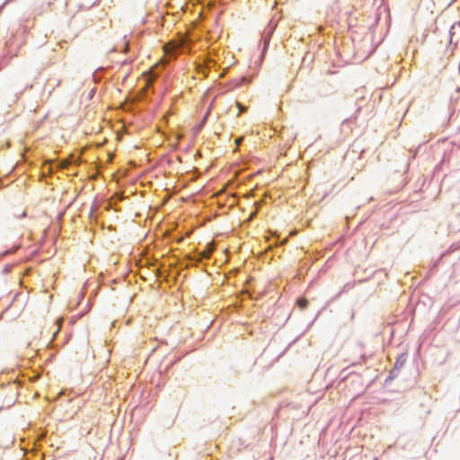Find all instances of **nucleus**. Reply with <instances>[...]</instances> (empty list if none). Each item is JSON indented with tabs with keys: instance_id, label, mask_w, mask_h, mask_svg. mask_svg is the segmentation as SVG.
<instances>
[{
	"instance_id": "nucleus-2",
	"label": "nucleus",
	"mask_w": 460,
	"mask_h": 460,
	"mask_svg": "<svg viewBox=\"0 0 460 460\" xmlns=\"http://www.w3.org/2000/svg\"><path fill=\"white\" fill-rule=\"evenodd\" d=\"M276 27H277L276 22L271 21L269 22L268 26L263 31V32L261 34V39H262V40H264V48L262 50V54L267 50L269 44H270V39L273 35Z\"/></svg>"
},
{
	"instance_id": "nucleus-3",
	"label": "nucleus",
	"mask_w": 460,
	"mask_h": 460,
	"mask_svg": "<svg viewBox=\"0 0 460 460\" xmlns=\"http://www.w3.org/2000/svg\"><path fill=\"white\" fill-rule=\"evenodd\" d=\"M400 370L394 367L390 370L389 372V375L387 376V377L385 378V383H384V385L385 386H387L389 385V384L395 378L397 377L398 374H399Z\"/></svg>"
},
{
	"instance_id": "nucleus-14",
	"label": "nucleus",
	"mask_w": 460,
	"mask_h": 460,
	"mask_svg": "<svg viewBox=\"0 0 460 460\" xmlns=\"http://www.w3.org/2000/svg\"><path fill=\"white\" fill-rule=\"evenodd\" d=\"M93 93H94V89H93V90L91 91V95H93Z\"/></svg>"
},
{
	"instance_id": "nucleus-12",
	"label": "nucleus",
	"mask_w": 460,
	"mask_h": 460,
	"mask_svg": "<svg viewBox=\"0 0 460 460\" xmlns=\"http://www.w3.org/2000/svg\"><path fill=\"white\" fill-rule=\"evenodd\" d=\"M306 304L307 302H305L303 305H302V308H305L306 306Z\"/></svg>"
},
{
	"instance_id": "nucleus-8",
	"label": "nucleus",
	"mask_w": 460,
	"mask_h": 460,
	"mask_svg": "<svg viewBox=\"0 0 460 460\" xmlns=\"http://www.w3.org/2000/svg\"><path fill=\"white\" fill-rule=\"evenodd\" d=\"M444 255H445V253H442L440 255V257L433 263V265H432L433 270L437 269V267L438 266V264L440 262V260L443 258Z\"/></svg>"
},
{
	"instance_id": "nucleus-5",
	"label": "nucleus",
	"mask_w": 460,
	"mask_h": 460,
	"mask_svg": "<svg viewBox=\"0 0 460 460\" xmlns=\"http://www.w3.org/2000/svg\"><path fill=\"white\" fill-rule=\"evenodd\" d=\"M236 106L239 110V114L243 113L247 111V106H245L244 104H243L239 102H236Z\"/></svg>"
},
{
	"instance_id": "nucleus-4",
	"label": "nucleus",
	"mask_w": 460,
	"mask_h": 460,
	"mask_svg": "<svg viewBox=\"0 0 460 460\" xmlns=\"http://www.w3.org/2000/svg\"><path fill=\"white\" fill-rule=\"evenodd\" d=\"M406 355L405 354H400L397 358H396V361L394 365V367L401 370V368L403 367V365L405 364L406 362Z\"/></svg>"
},
{
	"instance_id": "nucleus-6",
	"label": "nucleus",
	"mask_w": 460,
	"mask_h": 460,
	"mask_svg": "<svg viewBox=\"0 0 460 460\" xmlns=\"http://www.w3.org/2000/svg\"><path fill=\"white\" fill-rule=\"evenodd\" d=\"M252 78H248L247 76H242V77H241V82H240V83H238V84H236V86L241 85V84H250V83L252 82Z\"/></svg>"
},
{
	"instance_id": "nucleus-10",
	"label": "nucleus",
	"mask_w": 460,
	"mask_h": 460,
	"mask_svg": "<svg viewBox=\"0 0 460 460\" xmlns=\"http://www.w3.org/2000/svg\"><path fill=\"white\" fill-rule=\"evenodd\" d=\"M200 71L203 74V75L206 76L208 75L209 69L208 68H206V69L201 68Z\"/></svg>"
},
{
	"instance_id": "nucleus-9",
	"label": "nucleus",
	"mask_w": 460,
	"mask_h": 460,
	"mask_svg": "<svg viewBox=\"0 0 460 460\" xmlns=\"http://www.w3.org/2000/svg\"><path fill=\"white\" fill-rule=\"evenodd\" d=\"M102 67H99L97 70H95V72L93 73V77L97 78L99 73L102 72Z\"/></svg>"
},
{
	"instance_id": "nucleus-11",
	"label": "nucleus",
	"mask_w": 460,
	"mask_h": 460,
	"mask_svg": "<svg viewBox=\"0 0 460 460\" xmlns=\"http://www.w3.org/2000/svg\"><path fill=\"white\" fill-rule=\"evenodd\" d=\"M361 359L363 362H365L367 360V357L365 355H361Z\"/></svg>"
},
{
	"instance_id": "nucleus-13",
	"label": "nucleus",
	"mask_w": 460,
	"mask_h": 460,
	"mask_svg": "<svg viewBox=\"0 0 460 460\" xmlns=\"http://www.w3.org/2000/svg\"><path fill=\"white\" fill-rule=\"evenodd\" d=\"M352 374H354V372H349V374H348L344 378H347V377H348V376H350V375H352Z\"/></svg>"
},
{
	"instance_id": "nucleus-15",
	"label": "nucleus",
	"mask_w": 460,
	"mask_h": 460,
	"mask_svg": "<svg viewBox=\"0 0 460 460\" xmlns=\"http://www.w3.org/2000/svg\"><path fill=\"white\" fill-rule=\"evenodd\" d=\"M172 362L169 364L168 367H171L172 366Z\"/></svg>"
},
{
	"instance_id": "nucleus-7",
	"label": "nucleus",
	"mask_w": 460,
	"mask_h": 460,
	"mask_svg": "<svg viewBox=\"0 0 460 460\" xmlns=\"http://www.w3.org/2000/svg\"><path fill=\"white\" fill-rule=\"evenodd\" d=\"M444 255H445V253H442L440 255V257L433 263V265H432L433 270L437 269V267L438 266V264L440 262V260L443 258Z\"/></svg>"
},
{
	"instance_id": "nucleus-1",
	"label": "nucleus",
	"mask_w": 460,
	"mask_h": 460,
	"mask_svg": "<svg viewBox=\"0 0 460 460\" xmlns=\"http://www.w3.org/2000/svg\"><path fill=\"white\" fill-rule=\"evenodd\" d=\"M449 44L456 48L460 42V21L454 22L449 29Z\"/></svg>"
}]
</instances>
